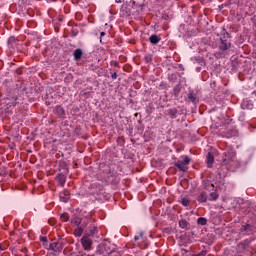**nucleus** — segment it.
I'll use <instances>...</instances> for the list:
<instances>
[{
	"label": "nucleus",
	"instance_id": "obj_16",
	"mask_svg": "<svg viewBox=\"0 0 256 256\" xmlns=\"http://www.w3.org/2000/svg\"><path fill=\"white\" fill-rule=\"evenodd\" d=\"M73 55L75 61H81V59H83V50L81 48H78L74 50Z\"/></svg>",
	"mask_w": 256,
	"mask_h": 256
},
{
	"label": "nucleus",
	"instance_id": "obj_19",
	"mask_svg": "<svg viewBox=\"0 0 256 256\" xmlns=\"http://www.w3.org/2000/svg\"><path fill=\"white\" fill-rule=\"evenodd\" d=\"M96 255H101V256L107 255V252L105 250V246L103 243L98 245V247L96 249Z\"/></svg>",
	"mask_w": 256,
	"mask_h": 256
},
{
	"label": "nucleus",
	"instance_id": "obj_12",
	"mask_svg": "<svg viewBox=\"0 0 256 256\" xmlns=\"http://www.w3.org/2000/svg\"><path fill=\"white\" fill-rule=\"evenodd\" d=\"M67 174H63V173H60L56 176V180L58 181V184L61 186V187H64L65 186V183L67 181Z\"/></svg>",
	"mask_w": 256,
	"mask_h": 256
},
{
	"label": "nucleus",
	"instance_id": "obj_33",
	"mask_svg": "<svg viewBox=\"0 0 256 256\" xmlns=\"http://www.w3.org/2000/svg\"><path fill=\"white\" fill-rule=\"evenodd\" d=\"M15 43V36H11L8 38V45H13Z\"/></svg>",
	"mask_w": 256,
	"mask_h": 256
},
{
	"label": "nucleus",
	"instance_id": "obj_28",
	"mask_svg": "<svg viewBox=\"0 0 256 256\" xmlns=\"http://www.w3.org/2000/svg\"><path fill=\"white\" fill-rule=\"evenodd\" d=\"M72 225H76V227H79L80 223H81V218L79 217H74L71 221Z\"/></svg>",
	"mask_w": 256,
	"mask_h": 256
},
{
	"label": "nucleus",
	"instance_id": "obj_14",
	"mask_svg": "<svg viewBox=\"0 0 256 256\" xmlns=\"http://www.w3.org/2000/svg\"><path fill=\"white\" fill-rule=\"evenodd\" d=\"M188 99L189 101H191V103H193L194 105H197V103H199V99H197V94H195V92L193 90H190L188 92Z\"/></svg>",
	"mask_w": 256,
	"mask_h": 256
},
{
	"label": "nucleus",
	"instance_id": "obj_17",
	"mask_svg": "<svg viewBox=\"0 0 256 256\" xmlns=\"http://www.w3.org/2000/svg\"><path fill=\"white\" fill-rule=\"evenodd\" d=\"M178 225L180 229H184L185 231H188L189 227H191V224H189L185 219L179 220Z\"/></svg>",
	"mask_w": 256,
	"mask_h": 256
},
{
	"label": "nucleus",
	"instance_id": "obj_36",
	"mask_svg": "<svg viewBox=\"0 0 256 256\" xmlns=\"http://www.w3.org/2000/svg\"><path fill=\"white\" fill-rule=\"evenodd\" d=\"M111 78L112 79H117V72L112 73Z\"/></svg>",
	"mask_w": 256,
	"mask_h": 256
},
{
	"label": "nucleus",
	"instance_id": "obj_4",
	"mask_svg": "<svg viewBox=\"0 0 256 256\" xmlns=\"http://www.w3.org/2000/svg\"><path fill=\"white\" fill-rule=\"evenodd\" d=\"M81 245L84 251H91V249H93V240H91V236H87V234H85L81 238Z\"/></svg>",
	"mask_w": 256,
	"mask_h": 256
},
{
	"label": "nucleus",
	"instance_id": "obj_9",
	"mask_svg": "<svg viewBox=\"0 0 256 256\" xmlns=\"http://www.w3.org/2000/svg\"><path fill=\"white\" fill-rule=\"evenodd\" d=\"M209 195L205 191H201L196 195L198 203H207Z\"/></svg>",
	"mask_w": 256,
	"mask_h": 256
},
{
	"label": "nucleus",
	"instance_id": "obj_29",
	"mask_svg": "<svg viewBox=\"0 0 256 256\" xmlns=\"http://www.w3.org/2000/svg\"><path fill=\"white\" fill-rule=\"evenodd\" d=\"M197 224L198 225H206L207 224V218L205 217H200L197 219Z\"/></svg>",
	"mask_w": 256,
	"mask_h": 256
},
{
	"label": "nucleus",
	"instance_id": "obj_34",
	"mask_svg": "<svg viewBox=\"0 0 256 256\" xmlns=\"http://www.w3.org/2000/svg\"><path fill=\"white\" fill-rule=\"evenodd\" d=\"M40 241L42 242V243H44V245H47V237H45V236H40Z\"/></svg>",
	"mask_w": 256,
	"mask_h": 256
},
{
	"label": "nucleus",
	"instance_id": "obj_20",
	"mask_svg": "<svg viewBox=\"0 0 256 256\" xmlns=\"http://www.w3.org/2000/svg\"><path fill=\"white\" fill-rule=\"evenodd\" d=\"M59 171L65 175H69V168H67V163L60 162L59 164Z\"/></svg>",
	"mask_w": 256,
	"mask_h": 256
},
{
	"label": "nucleus",
	"instance_id": "obj_31",
	"mask_svg": "<svg viewBox=\"0 0 256 256\" xmlns=\"http://www.w3.org/2000/svg\"><path fill=\"white\" fill-rule=\"evenodd\" d=\"M60 218H61L62 221L67 222V221H69V214L63 213V214L60 216Z\"/></svg>",
	"mask_w": 256,
	"mask_h": 256
},
{
	"label": "nucleus",
	"instance_id": "obj_1",
	"mask_svg": "<svg viewBox=\"0 0 256 256\" xmlns=\"http://www.w3.org/2000/svg\"><path fill=\"white\" fill-rule=\"evenodd\" d=\"M231 47H233V44L231 43V34H229V32L223 28L218 43L219 53H227Z\"/></svg>",
	"mask_w": 256,
	"mask_h": 256
},
{
	"label": "nucleus",
	"instance_id": "obj_15",
	"mask_svg": "<svg viewBox=\"0 0 256 256\" xmlns=\"http://www.w3.org/2000/svg\"><path fill=\"white\" fill-rule=\"evenodd\" d=\"M166 113L171 119H177L179 115V110H177V108H170L166 111Z\"/></svg>",
	"mask_w": 256,
	"mask_h": 256
},
{
	"label": "nucleus",
	"instance_id": "obj_8",
	"mask_svg": "<svg viewBox=\"0 0 256 256\" xmlns=\"http://www.w3.org/2000/svg\"><path fill=\"white\" fill-rule=\"evenodd\" d=\"M97 233H99L97 226L95 224H90L86 230L85 235H87L88 237H95V235H97Z\"/></svg>",
	"mask_w": 256,
	"mask_h": 256
},
{
	"label": "nucleus",
	"instance_id": "obj_5",
	"mask_svg": "<svg viewBox=\"0 0 256 256\" xmlns=\"http://www.w3.org/2000/svg\"><path fill=\"white\" fill-rule=\"evenodd\" d=\"M48 251H53L54 253H62L63 252V242L56 241L49 244V247L46 248Z\"/></svg>",
	"mask_w": 256,
	"mask_h": 256
},
{
	"label": "nucleus",
	"instance_id": "obj_13",
	"mask_svg": "<svg viewBox=\"0 0 256 256\" xmlns=\"http://www.w3.org/2000/svg\"><path fill=\"white\" fill-rule=\"evenodd\" d=\"M241 109H248L251 111L253 109V102L249 99H244L241 103Z\"/></svg>",
	"mask_w": 256,
	"mask_h": 256
},
{
	"label": "nucleus",
	"instance_id": "obj_24",
	"mask_svg": "<svg viewBox=\"0 0 256 256\" xmlns=\"http://www.w3.org/2000/svg\"><path fill=\"white\" fill-rule=\"evenodd\" d=\"M81 235H83V227L80 226L74 230V236L81 237Z\"/></svg>",
	"mask_w": 256,
	"mask_h": 256
},
{
	"label": "nucleus",
	"instance_id": "obj_23",
	"mask_svg": "<svg viewBox=\"0 0 256 256\" xmlns=\"http://www.w3.org/2000/svg\"><path fill=\"white\" fill-rule=\"evenodd\" d=\"M219 199V194L215 191L211 192L208 197V201H217Z\"/></svg>",
	"mask_w": 256,
	"mask_h": 256
},
{
	"label": "nucleus",
	"instance_id": "obj_22",
	"mask_svg": "<svg viewBox=\"0 0 256 256\" xmlns=\"http://www.w3.org/2000/svg\"><path fill=\"white\" fill-rule=\"evenodd\" d=\"M204 189H206V191H214L215 185H213L211 181L207 180L204 182Z\"/></svg>",
	"mask_w": 256,
	"mask_h": 256
},
{
	"label": "nucleus",
	"instance_id": "obj_7",
	"mask_svg": "<svg viewBox=\"0 0 256 256\" xmlns=\"http://www.w3.org/2000/svg\"><path fill=\"white\" fill-rule=\"evenodd\" d=\"M102 244L104 245V249L106 251L107 255H111V253H115V249H117V246H115V244H112L111 242H102Z\"/></svg>",
	"mask_w": 256,
	"mask_h": 256
},
{
	"label": "nucleus",
	"instance_id": "obj_30",
	"mask_svg": "<svg viewBox=\"0 0 256 256\" xmlns=\"http://www.w3.org/2000/svg\"><path fill=\"white\" fill-rule=\"evenodd\" d=\"M144 61H146V63H151V62L153 61V55L147 54V55L144 57Z\"/></svg>",
	"mask_w": 256,
	"mask_h": 256
},
{
	"label": "nucleus",
	"instance_id": "obj_32",
	"mask_svg": "<svg viewBox=\"0 0 256 256\" xmlns=\"http://www.w3.org/2000/svg\"><path fill=\"white\" fill-rule=\"evenodd\" d=\"M77 35H79V30L73 28L71 30V37H77Z\"/></svg>",
	"mask_w": 256,
	"mask_h": 256
},
{
	"label": "nucleus",
	"instance_id": "obj_41",
	"mask_svg": "<svg viewBox=\"0 0 256 256\" xmlns=\"http://www.w3.org/2000/svg\"><path fill=\"white\" fill-rule=\"evenodd\" d=\"M115 3H121V0H115Z\"/></svg>",
	"mask_w": 256,
	"mask_h": 256
},
{
	"label": "nucleus",
	"instance_id": "obj_39",
	"mask_svg": "<svg viewBox=\"0 0 256 256\" xmlns=\"http://www.w3.org/2000/svg\"><path fill=\"white\" fill-rule=\"evenodd\" d=\"M100 37H105V32H101Z\"/></svg>",
	"mask_w": 256,
	"mask_h": 256
},
{
	"label": "nucleus",
	"instance_id": "obj_3",
	"mask_svg": "<svg viewBox=\"0 0 256 256\" xmlns=\"http://www.w3.org/2000/svg\"><path fill=\"white\" fill-rule=\"evenodd\" d=\"M237 161V156L235 151L233 150H227L222 155V165H233Z\"/></svg>",
	"mask_w": 256,
	"mask_h": 256
},
{
	"label": "nucleus",
	"instance_id": "obj_25",
	"mask_svg": "<svg viewBox=\"0 0 256 256\" xmlns=\"http://www.w3.org/2000/svg\"><path fill=\"white\" fill-rule=\"evenodd\" d=\"M214 161H215V158L209 152L208 155H207V165H208V167H211V164L214 163Z\"/></svg>",
	"mask_w": 256,
	"mask_h": 256
},
{
	"label": "nucleus",
	"instance_id": "obj_11",
	"mask_svg": "<svg viewBox=\"0 0 256 256\" xmlns=\"http://www.w3.org/2000/svg\"><path fill=\"white\" fill-rule=\"evenodd\" d=\"M223 134L224 137H226L227 139H231V137H235L237 135V130L233 129L232 127H229L223 132Z\"/></svg>",
	"mask_w": 256,
	"mask_h": 256
},
{
	"label": "nucleus",
	"instance_id": "obj_10",
	"mask_svg": "<svg viewBox=\"0 0 256 256\" xmlns=\"http://www.w3.org/2000/svg\"><path fill=\"white\" fill-rule=\"evenodd\" d=\"M254 227L253 225L251 224H244L242 225V229H241V232L245 233V235H252L253 231H254Z\"/></svg>",
	"mask_w": 256,
	"mask_h": 256
},
{
	"label": "nucleus",
	"instance_id": "obj_42",
	"mask_svg": "<svg viewBox=\"0 0 256 256\" xmlns=\"http://www.w3.org/2000/svg\"><path fill=\"white\" fill-rule=\"evenodd\" d=\"M0 251H3V248L0 246Z\"/></svg>",
	"mask_w": 256,
	"mask_h": 256
},
{
	"label": "nucleus",
	"instance_id": "obj_26",
	"mask_svg": "<svg viewBox=\"0 0 256 256\" xmlns=\"http://www.w3.org/2000/svg\"><path fill=\"white\" fill-rule=\"evenodd\" d=\"M60 201H63L64 203H67V201H69V194H68V192L60 194Z\"/></svg>",
	"mask_w": 256,
	"mask_h": 256
},
{
	"label": "nucleus",
	"instance_id": "obj_2",
	"mask_svg": "<svg viewBox=\"0 0 256 256\" xmlns=\"http://www.w3.org/2000/svg\"><path fill=\"white\" fill-rule=\"evenodd\" d=\"M182 160H177L174 162V167H177L182 173H187L189 171V163H191V158L189 156H181Z\"/></svg>",
	"mask_w": 256,
	"mask_h": 256
},
{
	"label": "nucleus",
	"instance_id": "obj_37",
	"mask_svg": "<svg viewBox=\"0 0 256 256\" xmlns=\"http://www.w3.org/2000/svg\"><path fill=\"white\" fill-rule=\"evenodd\" d=\"M143 235H144L143 232H139V233H138L139 239H143Z\"/></svg>",
	"mask_w": 256,
	"mask_h": 256
},
{
	"label": "nucleus",
	"instance_id": "obj_43",
	"mask_svg": "<svg viewBox=\"0 0 256 256\" xmlns=\"http://www.w3.org/2000/svg\"><path fill=\"white\" fill-rule=\"evenodd\" d=\"M88 217H91V214H90V215H88Z\"/></svg>",
	"mask_w": 256,
	"mask_h": 256
},
{
	"label": "nucleus",
	"instance_id": "obj_35",
	"mask_svg": "<svg viewBox=\"0 0 256 256\" xmlns=\"http://www.w3.org/2000/svg\"><path fill=\"white\" fill-rule=\"evenodd\" d=\"M88 225H89V221H84L82 223V226H80V227H82V229H83V228L87 227Z\"/></svg>",
	"mask_w": 256,
	"mask_h": 256
},
{
	"label": "nucleus",
	"instance_id": "obj_27",
	"mask_svg": "<svg viewBox=\"0 0 256 256\" xmlns=\"http://www.w3.org/2000/svg\"><path fill=\"white\" fill-rule=\"evenodd\" d=\"M181 205H183V207H189V203H191V200L187 197L181 198Z\"/></svg>",
	"mask_w": 256,
	"mask_h": 256
},
{
	"label": "nucleus",
	"instance_id": "obj_18",
	"mask_svg": "<svg viewBox=\"0 0 256 256\" xmlns=\"http://www.w3.org/2000/svg\"><path fill=\"white\" fill-rule=\"evenodd\" d=\"M251 243H253V238L245 239L239 243V247H241V249H247Z\"/></svg>",
	"mask_w": 256,
	"mask_h": 256
},
{
	"label": "nucleus",
	"instance_id": "obj_38",
	"mask_svg": "<svg viewBox=\"0 0 256 256\" xmlns=\"http://www.w3.org/2000/svg\"><path fill=\"white\" fill-rule=\"evenodd\" d=\"M134 241H139V236L136 235V236L134 237Z\"/></svg>",
	"mask_w": 256,
	"mask_h": 256
},
{
	"label": "nucleus",
	"instance_id": "obj_21",
	"mask_svg": "<svg viewBox=\"0 0 256 256\" xmlns=\"http://www.w3.org/2000/svg\"><path fill=\"white\" fill-rule=\"evenodd\" d=\"M149 41L152 45H157V43H159V41H161V37L157 36L156 34H152L149 37Z\"/></svg>",
	"mask_w": 256,
	"mask_h": 256
},
{
	"label": "nucleus",
	"instance_id": "obj_6",
	"mask_svg": "<svg viewBox=\"0 0 256 256\" xmlns=\"http://www.w3.org/2000/svg\"><path fill=\"white\" fill-rule=\"evenodd\" d=\"M54 115H57L58 119H67V112L61 105H56L54 108Z\"/></svg>",
	"mask_w": 256,
	"mask_h": 256
},
{
	"label": "nucleus",
	"instance_id": "obj_40",
	"mask_svg": "<svg viewBox=\"0 0 256 256\" xmlns=\"http://www.w3.org/2000/svg\"><path fill=\"white\" fill-rule=\"evenodd\" d=\"M114 67H119V62H115Z\"/></svg>",
	"mask_w": 256,
	"mask_h": 256
}]
</instances>
